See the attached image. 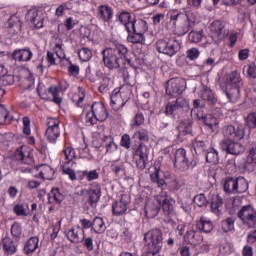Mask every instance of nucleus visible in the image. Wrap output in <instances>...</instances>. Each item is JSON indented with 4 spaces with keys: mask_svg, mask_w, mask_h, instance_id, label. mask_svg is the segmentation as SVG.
I'll return each mask as SVG.
<instances>
[{
    "mask_svg": "<svg viewBox=\"0 0 256 256\" xmlns=\"http://www.w3.org/2000/svg\"><path fill=\"white\" fill-rule=\"evenodd\" d=\"M116 21L124 27L128 34L126 36V42L132 45H146L145 34L149 31L146 20L136 18V16L127 10H120L116 13Z\"/></svg>",
    "mask_w": 256,
    "mask_h": 256,
    "instance_id": "nucleus-1",
    "label": "nucleus"
},
{
    "mask_svg": "<svg viewBox=\"0 0 256 256\" xmlns=\"http://www.w3.org/2000/svg\"><path fill=\"white\" fill-rule=\"evenodd\" d=\"M128 53L129 50L126 45L115 41L110 47L104 48V50L101 51V62L104 67L110 71L119 70L124 60L128 62L132 69H139L141 60L139 58H135V60L128 58Z\"/></svg>",
    "mask_w": 256,
    "mask_h": 256,
    "instance_id": "nucleus-2",
    "label": "nucleus"
},
{
    "mask_svg": "<svg viewBox=\"0 0 256 256\" xmlns=\"http://www.w3.org/2000/svg\"><path fill=\"white\" fill-rule=\"evenodd\" d=\"M175 204L176 200H174L168 192L160 191L158 195H155V201H146L144 212L149 219L158 216L161 209L165 217H174V215H176V210L174 208Z\"/></svg>",
    "mask_w": 256,
    "mask_h": 256,
    "instance_id": "nucleus-3",
    "label": "nucleus"
},
{
    "mask_svg": "<svg viewBox=\"0 0 256 256\" xmlns=\"http://www.w3.org/2000/svg\"><path fill=\"white\" fill-rule=\"evenodd\" d=\"M144 247H146V254L144 256H159L162 247H164V237L162 230L159 228H152L143 234Z\"/></svg>",
    "mask_w": 256,
    "mask_h": 256,
    "instance_id": "nucleus-4",
    "label": "nucleus"
},
{
    "mask_svg": "<svg viewBox=\"0 0 256 256\" xmlns=\"http://www.w3.org/2000/svg\"><path fill=\"white\" fill-rule=\"evenodd\" d=\"M193 203L199 208L207 207L208 203H210L211 213L217 217H222L223 215V199L218 194H212L210 201H207V197L204 194H198L193 197Z\"/></svg>",
    "mask_w": 256,
    "mask_h": 256,
    "instance_id": "nucleus-5",
    "label": "nucleus"
},
{
    "mask_svg": "<svg viewBox=\"0 0 256 256\" xmlns=\"http://www.w3.org/2000/svg\"><path fill=\"white\" fill-rule=\"evenodd\" d=\"M109 116L107 108L103 102H94L91 105V111L86 113L85 124L86 126H94L97 122H105Z\"/></svg>",
    "mask_w": 256,
    "mask_h": 256,
    "instance_id": "nucleus-6",
    "label": "nucleus"
},
{
    "mask_svg": "<svg viewBox=\"0 0 256 256\" xmlns=\"http://www.w3.org/2000/svg\"><path fill=\"white\" fill-rule=\"evenodd\" d=\"M155 47L158 53L173 58L182 49V42L176 38H164L156 41Z\"/></svg>",
    "mask_w": 256,
    "mask_h": 256,
    "instance_id": "nucleus-7",
    "label": "nucleus"
},
{
    "mask_svg": "<svg viewBox=\"0 0 256 256\" xmlns=\"http://www.w3.org/2000/svg\"><path fill=\"white\" fill-rule=\"evenodd\" d=\"M196 162L193 160L192 155L187 153L186 149L180 148L175 151L174 168L180 172H186L187 170L194 169Z\"/></svg>",
    "mask_w": 256,
    "mask_h": 256,
    "instance_id": "nucleus-8",
    "label": "nucleus"
},
{
    "mask_svg": "<svg viewBox=\"0 0 256 256\" xmlns=\"http://www.w3.org/2000/svg\"><path fill=\"white\" fill-rule=\"evenodd\" d=\"M185 109H189V102L185 97H178L175 101H169L168 104H166L165 115L174 120H178L182 117Z\"/></svg>",
    "mask_w": 256,
    "mask_h": 256,
    "instance_id": "nucleus-9",
    "label": "nucleus"
},
{
    "mask_svg": "<svg viewBox=\"0 0 256 256\" xmlns=\"http://www.w3.org/2000/svg\"><path fill=\"white\" fill-rule=\"evenodd\" d=\"M149 157V149L144 143L132 144V159L138 170L146 169L147 160Z\"/></svg>",
    "mask_w": 256,
    "mask_h": 256,
    "instance_id": "nucleus-10",
    "label": "nucleus"
},
{
    "mask_svg": "<svg viewBox=\"0 0 256 256\" xmlns=\"http://www.w3.org/2000/svg\"><path fill=\"white\" fill-rule=\"evenodd\" d=\"M159 168L155 167V171L150 174V181L152 183L156 184L158 188L164 190V188L168 189L169 192L174 193L176 191H179V189L182 188V184H180V181H169L165 182L164 179L161 178V174H159Z\"/></svg>",
    "mask_w": 256,
    "mask_h": 256,
    "instance_id": "nucleus-11",
    "label": "nucleus"
},
{
    "mask_svg": "<svg viewBox=\"0 0 256 256\" xmlns=\"http://www.w3.org/2000/svg\"><path fill=\"white\" fill-rule=\"evenodd\" d=\"M186 90V80L184 78H171L166 82L165 93L169 97L182 95Z\"/></svg>",
    "mask_w": 256,
    "mask_h": 256,
    "instance_id": "nucleus-12",
    "label": "nucleus"
},
{
    "mask_svg": "<svg viewBox=\"0 0 256 256\" xmlns=\"http://www.w3.org/2000/svg\"><path fill=\"white\" fill-rule=\"evenodd\" d=\"M238 218L246 228L256 227V209L251 205H245L238 212Z\"/></svg>",
    "mask_w": 256,
    "mask_h": 256,
    "instance_id": "nucleus-13",
    "label": "nucleus"
},
{
    "mask_svg": "<svg viewBox=\"0 0 256 256\" xmlns=\"http://www.w3.org/2000/svg\"><path fill=\"white\" fill-rule=\"evenodd\" d=\"M193 120L202 121L208 129H210L211 133H216L219 129V118L214 116L213 114H205L203 112H199L197 114H190Z\"/></svg>",
    "mask_w": 256,
    "mask_h": 256,
    "instance_id": "nucleus-14",
    "label": "nucleus"
},
{
    "mask_svg": "<svg viewBox=\"0 0 256 256\" xmlns=\"http://www.w3.org/2000/svg\"><path fill=\"white\" fill-rule=\"evenodd\" d=\"M46 125L48 126L45 131L46 141L54 144L60 137V121L57 118H48Z\"/></svg>",
    "mask_w": 256,
    "mask_h": 256,
    "instance_id": "nucleus-15",
    "label": "nucleus"
},
{
    "mask_svg": "<svg viewBox=\"0 0 256 256\" xmlns=\"http://www.w3.org/2000/svg\"><path fill=\"white\" fill-rule=\"evenodd\" d=\"M193 121L190 119H183L180 120V122H178V126H177V142L178 143H183L185 141H187V137L189 135H192L193 132Z\"/></svg>",
    "mask_w": 256,
    "mask_h": 256,
    "instance_id": "nucleus-16",
    "label": "nucleus"
},
{
    "mask_svg": "<svg viewBox=\"0 0 256 256\" xmlns=\"http://www.w3.org/2000/svg\"><path fill=\"white\" fill-rule=\"evenodd\" d=\"M220 148L227 154L234 156H238L244 153V146L232 139H225L221 141Z\"/></svg>",
    "mask_w": 256,
    "mask_h": 256,
    "instance_id": "nucleus-17",
    "label": "nucleus"
},
{
    "mask_svg": "<svg viewBox=\"0 0 256 256\" xmlns=\"http://www.w3.org/2000/svg\"><path fill=\"white\" fill-rule=\"evenodd\" d=\"M224 136L233 141H241L245 137V126L243 124L229 125L224 129Z\"/></svg>",
    "mask_w": 256,
    "mask_h": 256,
    "instance_id": "nucleus-18",
    "label": "nucleus"
},
{
    "mask_svg": "<svg viewBox=\"0 0 256 256\" xmlns=\"http://www.w3.org/2000/svg\"><path fill=\"white\" fill-rule=\"evenodd\" d=\"M210 31L218 39H225L230 33L225 20H214L210 25Z\"/></svg>",
    "mask_w": 256,
    "mask_h": 256,
    "instance_id": "nucleus-19",
    "label": "nucleus"
},
{
    "mask_svg": "<svg viewBox=\"0 0 256 256\" xmlns=\"http://www.w3.org/2000/svg\"><path fill=\"white\" fill-rule=\"evenodd\" d=\"M189 19H191L190 12L183 13L177 9H172L166 13V20H168L169 24H171L172 27H176L177 23L183 22Z\"/></svg>",
    "mask_w": 256,
    "mask_h": 256,
    "instance_id": "nucleus-20",
    "label": "nucleus"
},
{
    "mask_svg": "<svg viewBox=\"0 0 256 256\" xmlns=\"http://www.w3.org/2000/svg\"><path fill=\"white\" fill-rule=\"evenodd\" d=\"M201 234L202 232L195 230L192 226V228L186 230V233L183 235V240L187 245L198 246L201 245L204 240Z\"/></svg>",
    "mask_w": 256,
    "mask_h": 256,
    "instance_id": "nucleus-21",
    "label": "nucleus"
},
{
    "mask_svg": "<svg viewBox=\"0 0 256 256\" xmlns=\"http://www.w3.org/2000/svg\"><path fill=\"white\" fill-rule=\"evenodd\" d=\"M123 91L121 89H115L112 91V95H110V106L115 111L121 110L127 104L128 98L124 99L122 97Z\"/></svg>",
    "mask_w": 256,
    "mask_h": 256,
    "instance_id": "nucleus-22",
    "label": "nucleus"
},
{
    "mask_svg": "<svg viewBox=\"0 0 256 256\" xmlns=\"http://www.w3.org/2000/svg\"><path fill=\"white\" fill-rule=\"evenodd\" d=\"M66 238L73 244H80L85 238V231L81 226H73L66 232Z\"/></svg>",
    "mask_w": 256,
    "mask_h": 256,
    "instance_id": "nucleus-23",
    "label": "nucleus"
},
{
    "mask_svg": "<svg viewBox=\"0 0 256 256\" xmlns=\"http://www.w3.org/2000/svg\"><path fill=\"white\" fill-rule=\"evenodd\" d=\"M101 197V185L99 183H92L88 191V200L86 203L92 208L96 207Z\"/></svg>",
    "mask_w": 256,
    "mask_h": 256,
    "instance_id": "nucleus-24",
    "label": "nucleus"
},
{
    "mask_svg": "<svg viewBox=\"0 0 256 256\" xmlns=\"http://www.w3.org/2000/svg\"><path fill=\"white\" fill-rule=\"evenodd\" d=\"M97 18L98 20L103 21V23H107V25H110L113 19V8L107 4L98 6Z\"/></svg>",
    "mask_w": 256,
    "mask_h": 256,
    "instance_id": "nucleus-25",
    "label": "nucleus"
},
{
    "mask_svg": "<svg viewBox=\"0 0 256 256\" xmlns=\"http://www.w3.org/2000/svg\"><path fill=\"white\" fill-rule=\"evenodd\" d=\"M26 21L35 26L36 29H42L44 27V18L39 16L36 8H32L27 11Z\"/></svg>",
    "mask_w": 256,
    "mask_h": 256,
    "instance_id": "nucleus-26",
    "label": "nucleus"
},
{
    "mask_svg": "<svg viewBox=\"0 0 256 256\" xmlns=\"http://www.w3.org/2000/svg\"><path fill=\"white\" fill-rule=\"evenodd\" d=\"M11 57L15 62H30L33 58V52L29 48L17 49L12 52Z\"/></svg>",
    "mask_w": 256,
    "mask_h": 256,
    "instance_id": "nucleus-27",
    "label": "nucleus"
},
{
    "mask_svg": "<svg viewBox=\"0 0 256 256\" xmlns=\"http://www.w3.org/2000/svg\"><path fill=\"white\" fill-rule=\"evenodd\" d=\"M35 170L38 172V174H35L36 178H42L49 181L53 180L54 174L56 173L54 169L47 164H40L39 166H36Z\"/></svg>",
    "mask_w": 256,
    "mask_h": 256,
    "instance_id": "nucleus-28",
    "label": "nucleus"
},
{
    "mask_svg": "<svg viewBox=\"0 0 256 256\" xmlns=\"http://www.w3.org/2000/svg\"><path fill=\"white\" fill-rule=\"evenodd\" d=\"M213 228V222L205 217H202L198 222H196L195 227H193L196 231L204 234H210L213 231Z\"/></svg>",
    "mask_w": 256,
    "mask_h": 256,
    "instance_id": "nucleus-29",
    "label": "nucleus"
},
{
    "mask_svg": "<svg viewBox=\"0 0 256 256\" xmlns=\"http://www.w3.org/2000/svg\"><path fill=\"white\" fill-rule=\"evenodd\" d=\"M18 244L12 238L6 236L2 239V249L4 250L5 255H15L17 253Z\"/></svg>",
    "mask_w": 256,
    "mask_h": 256,
    "instance_id": "nucleus-30",
    "label": "nucleus"
},
{
    "mask_svg": "<svg viewBox=\"0 0 256 256\" xmlns=\"http://www.w3.org/2000/svg\"><path fill=\"white\" fill-rule=\"evenodd\" d=\"M127 199V195H122L120 197V201H116L112 205V212L115 216H121L124 215L127 212V204L128 201H125Z\"/></svg>",
    "mask_w": 256,
    "mask_h": 256,
    "instance_id": "nucleus-31",
    "label": "nucleus"
},
{
    "mask_svg": "<svg viewBox=\"0 0 256 256\" xmlns=\"http://www.w3.org/2000/svg\"><path fill=\"white\" fill-rule=\"evenodd\" d=\"M65 200V195L61 192L59 188H52L48 193V204L49 205H61Z\"/></svg>",
    "mask_w": 256,
    "mask_h": 256,
    "instance_id": "nucleus-32",
    "label": "nucleus"
},
{
    "mask_svg": "<svg viewBox=\"0 0 256 256\" xmlns=\"http://www.w3.org/2000/svg\"><path fill=\"white\" fill-rule=\"evenodd\" d=\"M202 100H204L208 105H216L217 104V97L214 94L213 90L210 87L203 86L201 92L199 93Z\"/></svg>",
    "mask_w": 256,
    "mask_h": 256,
    "instance_id": "nucleus-33",
    "label": "nucleus"
},
{
    "mask_svg": "<svg viewBox=\"0 0 256 256\" xmlns=\"http://www.w3.org/2000/svg\"><path fill=\"white\" fill-rule=\"evenodd\" d=\"M241 86H227L226 90H224V94L230 102L236 103L241 97L240 93Z\"/></svg>",
    "mask_w": 256,
    "mask_h": 256,
    "instance_id": "nucleus-34",
    "label": "nucleus"
},
{
    "mask_svg": "<svg viewBox=\"0 0 256 256\" xmlns=\"http://www.w3.org/2000/svg\"><path fill=\"white\" fill-rule=\"evenodd\" d=\"M221 1V4L227 7L236 6L238 4H241L242 6H246L247 4H250L253 6L256 4V0H212V4L216 6Z\"/></svg>",
    "mask_w": 256,
    "mask_h": 256,
    "instance_id": "nucleus-35",
    "label": "nucleus"
},
{
    "mask_svg": "<svg viewBox=\"0 0 256 256\" xmlns=\"http://www.w3.org/2000/svg\"><path fill=\"white\" fill-rule=\"evenodd\" d=\"M39 247V238L37 236H32L24 244V254L27 256L32 255Z\"/></svg>",
    "mask_w": 256,
    "mask_h": 256,
    "instance_id": "nucleus-36",
    "label": "nucleus"
},
{
    "mask_svg": "<svg viewBox=\"0 0 256 256\" xmlns=\"http://www.w3.org/2000/svg\"><path fill=\"white\" fill-rule=\"evenodd\" d=\"M194 20L189 18L188 20H183L181 22H177V25L173 26L177 28L178 35L183 36L189 33L190 29L193 27Z\"/></svg>",
    "mask_w": 256,
    "mask_h": 256,
    "instance_id": "nucleus-37",
    "label": "nucleus"
},
{
    "mask_svg": "<svg viewBox=\"0 0 256 256\" xmlns=\"http://www.w3.org/2000/svg\"><path fill=\"white\" fill-rule=\"evenodd\" d=\"M224 193L227 195H236V178L226 177L223 184Z\"/></svg>",
    "mask_w": 256,
    "mask_h": 256,
    "instance_id": "nucleus-38",
    "label": "nucleus"
},
{
    "mask_svg": "<svg viewBox=\"0 0 256 256\" xmlns=\"http://www.w3.org/2000/svg\"><path fill=\"white\" fill-rule=\"evenodd\" d=\"M192 147L193 150H195L196 155H202L210 149L208 148V141L199 138H195V140L192 141Z\"/></svg>",
    "mask_w": 256,
    "mask_h": 256,
    "instance_id": "nucleus-39",
    "label": "nucleus"
},
{
    "mask_svg": "<svg viewBox=\"0 0 256 256\" xmlns=\"http://www.w3.org/2000/svg\"><path fill=\"white\" fill-rule=\"evenodd\" d=\"M91 231H93L95 234H103L106 231V225L105 220L100 217H95L94 220H92V226L90 227Z\"/></svg>",
    "mask_w": 256,
    "mask_h": 256,
    "instance_id": "nucleus-40",
    "label": "nucleus"
},
{
    "mask_svg": "<svg viewBox=\"0 0 256 256\" xmlns=\"http://www.w3.org/2000/svg\"><path fill=\"white\" fill-rule=\"evenodd\" d=\"M248 191V181L242 176L235 178V195L243 194Z\"/></svg>",
    "mask_w": 256,
    "mask_h": 256,
    "instance_id": "nucleus-41",
    "label": "nucleus"
},
{
    "mask_svg": "<svg viewBox=\"0 0 256 256\" xmlns=\"http://www.w3.org/2000/svg\"><path fill=\"white\" fill-rule=\"evenodd\" d=\"M103 145L106 148V153H115L118 150V145H116L113 136H104Z\"/></svg>",
    "mask_w": 256,
    "mask_h": 256,
    "instance_id": "nucleus-42",
    "label": "nucleus"
},
{
    "mask_svg": "<svg viewBox=\"0 0 256 256\" xmlns=\"http://www.w3.org/2000/svg\"><path fill=\"white\" fill-rule=\"evenodd\" d=\"M63 153L66 158L64 165H75V162H74V160L76 159L75 149L69 146L64 148Z\"/></svg>",
    "mask_w": 256,
    "mask_h": 256,
    "instance_id": "nucleus-43",
    "label": "nucleus"
},
{
    "mask_svg": "<svg viewBox=\"0 0 256 256\" xmlns=\"http://www.w3.org/2000/svg\"><path fill=\"white\" fill-rule=\"evenodd\" d=\"M235 230V218L229 217L226 220L221 221V231L223 233H229Z\"/></svg>",
    "mask_w": 256,
    "mask_h": 256,
    "instance_id": "nucleus-44",
    "label": "nucleus"
},
{
    "mask_svg": "<svg viewBox=\"0 0 256 256\" xmlns=\"http://www.w3.org/2000/svg\"><path fill=\"white\" fill-rule=\"evenodd\" d=\"M113 88V80L110 77L105 76L104 79H101L100 87H98V92L101 94L107 93L110 89Z\"/></svg>",
    "mask_w": 256,
    "mask_h": 256,
    "instance_id": "nucleus-45",
    "label": "nucleus"
},
{
    "mask_svg": "<svg viewBox=\"0 0 256 256\" xmlns=\"http://www.w3.org/2000/svg\"><path fill=\"white\" fill-rule=\"evenodd\" d=\"M60 92L61 90L59 89V87L55 85H51L48 88V93L52 96V102H54L57 105H61V103L63 102V99L59 96Z\"/></svg>",
    "mask_w": 256,
    "mask_h": 256,
    "instance_id": "nucleus-46",
    "label": "nucleus"
},
{
    "mask_svg": "<svg viewBox=\"0 0 256 256\" xmlns=\"http://www.w3.org/2000/svg\"><path fill=\"white\" fill-rule=\"evenodd\" d=\"M203 154H205V159L207 163H219V153H217L216 149L210 148L206 150Z\"/></svg>",
    "mask_w": 256,
    "mask_h": 256,
    "instance_id": "nucleus-47",
    "label": "nucleus"
},
{
    "mask_svg": "<svg viewBox=\"0 0 256 256\" xmlns=\"http://www.w3.org/2000/svg\"><path fill=\"white\" fill-rule=\"evenodd\" d=\"M232 87H241L242 86V78L241 74L238 71H233L229 75V85Z\"/></svg>",
    "mask_w": 256,
    "mask_h": 256,
    "instance_id": "nucleus-48",
    "label": "nucleus"
},
{
    "mask_svg": "<svg viewBox=\"0 0 256 256\" xmlns=\"http://www.w3.org/2000/svg\"><path fill=\"white\" fill-rule=\"evenodd\" d=\"M54 52L58 58H65V50L63 49V40L60 37H55Z\"/></svg>",
    "mask_w": 256,
    "mask_h": 256,
    "instance_id": "nucleus-49",
    "label": "nucleus"
},
{
    "mask_svg": "<svg viewBox=\"0 0 256 256\" xmlns=\"http://www.w3.org/2000/svg\"><path fill=\"white\" fill-rule=\"evenodd\" d=\"M13 117L7 111L4 105L0 104V125L10 124Z\"/></svg>",
    "mask_w": 256,
    "mask_h": 256,
    "instance_id": "nucleus-50",
    "label": "nucleus"
},
{
    "mask_svg": "<svg viewBox=\"0 0 256 256\" xmlns=\"http://www.w3.org/2000/svg\"><path fill=\"white\" fill-rule=\"evenodd\" d=\"M137 138L138 141V145L139 144H143L145 142L149 141V131L145 128H141L140 130H138L137 132H135L134 136H132V138Z\"/></svg>",
    "mask_w": 256,
    "mask_h": 256,
    "instance_id": "nucleus-51",
    "label": "nucleus"
},
{
    "mask_svg": "<svg viewBox=\"0 0 256 256\" xmlns=\"http://www.w3.org/2000/svg\"><path fill=\"white\" fill-rule=\"evenodd\" d=\"M246 128L250 130L256 129V112H251L244 118Z\"/></svg>",
    "mask_w": 256,
    "mask_h": 256,
    "instance_id": "nucleus-52",
    "label": "nucleus"
},
{
    "mask_svg": "<svg viewBox=\"0 0 256 256\" xmlns=\"http://www.w3.org/2000/svg\"><path fill=\"white\" fill-rule=\"evenodd\" d=\"M79 60L82 62H89L93 58V52L90 48H81L78 52Z\"/></svg>",
    "mask_w": 256,
    "mask_h": 256,
    "instance_id": "nucleus-53",
    "label": "nucleus"
},
{
    "mask_svg": "<svg viewBox=\"0 0 256 256\" xmlns=\"http://www.w3.org/2000/svg\"><path fill=\"white\" fill-rule=\"evenodd\" d=\"M189 41L192 43H200L205 38L204 31H192L189 33Z\"/></svg>",
    "mask_w": 256,
    "mask_h": 256,
    "instance_id": "nucleus-54",
    "label": "nucleus"
},
{
    "mask_svg": "<svg viewBox=\"0 0 256 256\" xmlns=\"http://www.w3.org/2000/svg\"><path fill=\"white\" fill-rule=\"evenodd\" d=\"M246 163L256 165V143L251 144L248 155H246Z\"/></svg>",
    "mask_w": 256,
    "mask_h": 256,
    "instance_id": "nucleus-55",
    "label": "nucleus"
},
{
    "mask_svg": "<svg viewBox=\"0 0 256 256\" xmlns=\"http://www.w3.org/2000/svg\"><path fill=\"white\" fill-rule=\"evenodd\" d=\"M122 77L124 79L125 85H122V87H120V91L126 90V95L130 96L131 88L133 87V85H131V82H130V74H128V72H124Z\"/></svg>",
    "mask_w": 256,
    "mask_h": 256,
    "instance_id": "nucleus-56",
    "label": "nucleus"
},
{
    "mask_svg": "<svg viewBox=\"0 0 256 256\" xmlns=\"http://www.w3.org/2000/svg\"><path fill=\"white\" fill-rule=\"evenodd\" d=\"M25 207H27L25 203L15 204L13 208L15 215H17L18 217H27L28 213Z\"/></svg>",
    "mask_w": 256,
    "mask_h": 256,
    "instance_id": "nucleus-57",
    "label": "nucleus"
},
{
    "mask_svg": "<svg viewBox=\"0 0 256 256\" xmlns=\"http://www.w3.org/2000/svg\"><path fill=\"white\" fill-rule=\"evenodd\" d=\"M145 124V116L141 112H137L134 118H132L131 126L132 128H137Z\"/></svg>",
    "mask_w": 256,
    "mask_h": 256,
    "instance_id": "nucleus-58",
    "label": "nucleus"
},
{
    "mask_svg": "<svg viewBox=\"0 0 256 256\" xmlns=\"http://www.w3.org/2000/svg\"><path fill=\"white\" fill-rule=\"evenodd\" d=\"M120 147L128 150L132 149L133 150V145H131V138L129 134H123L120 137Z\"/></svg>",
    "mask_w": 256,
    "mask_h": 256,
    "instance_id": "nucleus-59",
    "label": "nucleus"
},
{
    "mask_svg": "<svg viewBox=\"0 0 256 256\" xmlns=\"http://www.w3.org/2000/svg\"><path fill=\"white\" fill-rule=\"evenodd\" d=\"M74 164H64L63 165V174L69 176V179L72 181L76 180V173L71 168Z\"/></svg>",
    "mask_w": 256,
    "mask_h": 256,
    "instance_id": "nucleus-60",
    "label": "nucleus"
},
{
    "mask_svg": "<svg viewBox=\"0 0 256 256\" xmlns=\"http://www.w3.org/2000/svg\"><path fill=\"white\" fill-rule=\"evenodd\" d=\"M246 77L250 79H256V63L251 62L250 64L246 65Z\"/></svg>",
    "mask_w": 256,
    "mask_h": 256,
    "instance_id": "nucleus-61",
    "label": "nucleus"
},
{
    "mask_svg": "<svg viewBox=\"0 0 256 256\" xmlns=\"http://www.w3.org/2000/svg\"><path fill=\"white\" fill-rule=\"evenodd\" d=\"M201 52H199L198 48H190L189 50L186 51V58H188L190 61H195L198 59L199 55Z\"/></svg>",
    "mask_w": 256,
    "mask_h": 256,
    "instance_id": "nucleus-62",
    "label": "nucleus"
},
{
    "mask_svg": "<svg viewBox=\"0 0 256 256\" xmlns=\"http://www.w3.org/2000/svg\"><path fill=\"white\" fill-rule=\"evenodd\" d=\"M110 170L112 171L113 174H115L116 176H119L121 174V172H124L125 168H124V163L120 162V163H113L110 166Z\"/></svg>",
    "mask_w": 256,
    "mask_h": 256,
    "instance_id": "nucleus-63",
    "label": "nucleus"
},
{
    "mask_svg": "<svg viewBox=\"0 0 256 256\" xmlns=\"http://www.w3.org/2000/svg\"><path fill=\"white\" fill-rule=\"evenodd\" d=\"M11 235L14 238H20L21 235V225L19 222H14L11 226Z\"/></svg>",
    "mask_w": 256,
    "mask_h": 256,
    "instance_id": "nucleus-64",
    "label": "nucleus"
}]
</instances>
